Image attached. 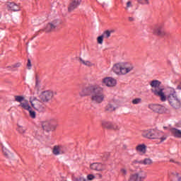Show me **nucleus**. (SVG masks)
I'll list each match as a JSON object with an SVG mask.
<instances>
[{"instance_id": "obj_1", "label": "nucleus", "mask_w": 181, "mask_h": 181, "mask_svg": "<svg viewBox=\"0 0 181 181\" xmlns=\"http://www.w3.org/2000/svg\"><path fill=\"white\" fill-rule=\"evenodd\" d=\"M150 86L151 87V93H153L156 97H158L162 103H166V101H168L172 108H175V110L180 108L181 101L179 96H177L176 89L169 87L167 88L165 92V88H160V81L158 80L152 81L150 83Z\"/></svg>"}, {"instance_id": "obj_2", "label": "nucleus", "mask_w": 181, "mask_h": 181, "mask_svg": "<svg viewBox=\"0 0 181 181\" xmlns=\"http://www.w3.org/2000/svg\"><path fill=\"white\" fill-rule=\"evenodd\" d=\"M90 93V100L93 104H101L105 100L104 88L101 84L93 85L88 87H82L79 91L80 97H86Z\"/></svg>"}, {"instance_id": "obj_3", "label": "nucleus", "mask_w": 181, "mask_h": 181, "mask_svg": "<svg viewBox=\"0 0 181 181\" xmlns=\"http://www.w3.org/2000/svg\"><path fill=\"white\" fill-rule=\"evenodd\" d=\"M142 136L144 138H146L147 139L158 141L160 144H162V142H164V141L168 139V136L165 134V132L156 129H150L143 131Z\"/></svg>"}, {"instance_id": "obj_4", "label": "nucleus", "mask_w": 181, "mask_h": 181, "mask_svg": "<svg viewBox=\"0 0 181 181\" xmlns=\"http://www.w3.org/2000/svg\"><path fill=\"white\" fill-rule=\"evenodd\" d=\"M112 70L116 74L125 76L134 70V65L129 62H120L115 64Z\"/></svg>"}, {"instance_id": "obj_5", "label": "nucleus", "mask_w": 181, "mask_h": 181, "mask_svg": "<svg viewBox=\"0 0 181 181\" xmlns=\"http://www.w3.org/2000/svg\"><path fill=\"white\" fill-rule=\"evenodd\" d=\"M43 131L50 132V131H56V128L59 127L57 121L55 119L47 120L41 122Z\"/></svg>"}, {"instance_id": "obj_6", "label": "nucleus", "mask_w": 181, "mask_h": 181, "mask_svg": "<svg viewBox=\"0 0 181 181\" xmlns=\"http://www.w3.org/2000/svg\"><path fill=\"white\" fill-rule=\"evenodd\" d=\"M148 177V174L146 171L140 170L137 173L131 174L129 178V181H144Z\"/></svg>"}, {"instance_id": "obj_7", "label": "nucleus", "mask_w": 181, "mask_h": 181, "mask_svg": "<svg viewBox=\"0 0 181 181\" xmlns=\"http://www.w3.org/2000/svg\"><path fill=\"white\" fill-rule=\"evenodd\" d=\"M102 127L104 129H110L111 131H119L121 125L118 123H112L107 120L102 121Z\"/></svg>"}, {"instance_id": "obj_8", "label": "nucleus", "mask_w": 181, "mask_h": 181, "mask_svg": "<svg viewBox=\"0 0 181 181\" xmlns=\"http://www.w3.org/2000/svg\"><path fill=\"white\" fill-rule=\"evenodd\" d=\"M148 108L153 111V112H157L159 114H166L169 112V109L161 105L150 104Z\"/></svg>"}, {"instance_id": "obj_9", "label": "nucleus", "mask_w": 181, "mask_h": 181, "mask_svg": "<svg viewBox=\"0 0 181 181\" xmlns=\"http://www.w3.org/2000/svg\"><path fill=\"white\" fill-rule=\"evenodd\" d=\"M101 87L105 86L106 87L112 88L117 86V80L112 77H105L101 81Z\"/></svg>"}, {"instance_id": "obj_10", "label": "nucleus", "mask_w": 181, "mask_h": 181, "mask_svg": "<svg viewBox=\"0 0 181 181\" xmlns=\"http://www.w3.org/2000/svg\"><path fill=\"white\" fill-rule=\"evenodd\" d=\"M40 98L43 103H49L53 98V92L52 90L43 91L40 94Z\"/></svg>"}, {"instance_id": "obj_11", "label": "nucleus", "mask_w": 181, "mask_h": 181, "mask_svg": "<svg viewBox=\"0 0 181 181\" xmlns=\"http://www.w3.org/2000/svg\"><path fill=\"white\" fill-rule=\"evenodd\" d=\"M30 103L34 110H36L37 111H40L42 110V103L37 99V98L30 96Z\"/></svg>"}, {"instance_id": "obj_12", "label": "nucleus", "mask_w": 181, "mask_h": 181, "mask_svg": "<svg viewBox=\"0 0 181 181\" xmlns=\"http://www.w3.org/2000/svg\"><path fill=\"white\" fill-rule=\"evenodd\" d=\"M153 35H156V36H165L166 35V33L165 32V30H163L162 25H155L153 28Z\"/></svg>"}, {"instance_id": "obj_13", "label": "nucleus", "mask_w": 181, "mask_h": 181, "mask_svg": "<svg viewBox=\"0 0 181 181\" xmlns=\"http://www.w3.org/2000/svg\"><path fill=\"white\" fill-rule=\"evenodd\" d=\"M66 151H67V149L63 146H54L52 149V153L55 155V156H57L66 153Z\"/></svg>"}, {"instance_id": "obj_14", "label": "nucleus", "mask_w": 181, "mask_h": 181, "mask_svg": "<svg viewBox=\"0 0 181 181\" xmlns=\"http://www.w3.org/2000/svg\"><path fill=\"white\" fill-rule=\"evenodd\" d=\"M90 169H92L93 170H98V172H101L103 170H105V169H107V167L105 166V164L94 163L90 165Z\"/></svg>"}, {"instance_id": "obj_15", "label": "nucleus", "mask_w": 181, "mask_h": 181, "mask_svg": "<svg viewBox=\"0 0 181 181\" xmlns=\"http://www.w3.org/2000/svg\"><path fill=\"white\" fill-rule=\"evenodd\" d=\"M81 4V0H73L68 7L69 12H73L74 9H76V8H78V6H80Z\"/></svg>"}, {"instance_id": "obj_16", "label": "nucleus", "mask_w": 181, "mask_h": 181, "mask_svg": "<svg viewBox=\"0 0 181 181\" xmlns=\"http://www.w3.org/2000/svg\"><path fill=\"white\" fill-rule=\"evenodd\" d=\"M19 107H21V108H23V110H26V111H28L30 114H36V112L33 110H32V107L30 105H29V102H23L20 103Z\"/></svg>"}, {"instance_id": "obj_17", "label": "nucleus", "mask_w": 181, "mask_h": 181, "mask_svg": "<svg viewBox=\"0 0 181 181\" xmlns=\"http://www.w3.org/2000/svg\"><path fill=\"white\" fill-rule=\"evenodd\" d=\"M169 179L171 181H181V173L173 172L169 174Z\"/></svg>"}, {"instance_id": "obj_18", "label": "nucleus", "mask_w": 181, "mask_h": 181, "mask_svg": "<svg viewBox=\"0 0 181 181\" xmlns=\"http://www.w3.org/2000/svg\"><path fill=\"white\" fill-rule=\"evenodd\" d=\"M56 28H57V24H56V23H49L45 27V32H53Z\"/></svg>"}, {"instance_id": "obj_19", "label": "nucleus", "mask_w": 181, "mask_h": 181, "mask_svg": "<svg viewBox=\"0 0 181 181\" xmlns=\"http://www.w3.org/2000/svg\"><path fill=\"white\" fill-rule=\"evenodd\" d=\"M136 151L140 152L141 153H146V145L145 144H139L136 147Z\"/></svg>"}, {"instance_id": "obj_20", "label": "nucleus", "mask_w": 181, "mask_h": 181, "mask_svg": "<svg viewBox=\"0 0 181 181\" xmlns=\"http://www.w3.org/2000/svg\"><path fill=\"white\" fill-rule=\"evenodd\" d=\"M172 135L175 136V138H181V131L176 128H171L170 129Z\"/></svg>"}, {"instance_id": "obj_21", "label": "nucleus", "mask_w": 181, "mask_h": 181, "mask_svg": "<svg viewBox=\"0 0 181 181\" xmlns=\"http://www.w3.org/2000/svg\"><path fill=\"white\" fill-rule=\"evenodd\" d=\"M79 62L81 64H83V66H86L87 67H93L94 64L88 60L83 59V58H79Z\"/></svg>"}, {"instance_id": "obj_22", "label": "nucleus", "mask_w": 181, "mask_h": 181, "mask_svg": "<svg viewBox=\"0 0 181 181\" xmlns=\"http://www.w3.org/2000/svg\"><path fill=\"white\" fill-rule=\"evenodd\" d=\"M7 6H8L9 9L11 11H14V12H16V11H19V6L15 3L9 2L7 4Z\"/></svg>"}, {"instance_id": "obj_23", "label": "nucleus", "mask_w": 181, "mask_h": 181, "mask_svg": "<svg viewBox=\"0 0 181 181\" xmlns=\"http://www.w3.org/2000/svg\"><path fill=\"white\" fill-rule=\"evenodd\" d=\"M153 163L152 159L151 158H145L144 160H140L139 165H151Z\"/></svg>"}, {"instance_id": "obj_24", "label": "nucleus", "mask_w": 181, "mask_h": 181, "mask_svg": "<svg viewBox=\"0 0 181 181\" xmlns=\"http://www.w3.org/2000/svg\"><path fill=\"white\" fill-rule=\"evenodd\" d=\"M115 110H117V107H115L114 105L111 103H108L105 107V111H107V112H112L113 111H115Z\"/></svg>"}, {"instance_id": "obj_25", "label": "nucleus", "mask_w": 181, "mask_h": 181, "mask_svg": "<svg viewBox=\"0 0 181 181\" xmlns=\"http://www.w3.org/2000/svg\"><path fill=\"white\" fill-rule=\"evenodd\" d=\"M114 33V31L112 30H106L105 32H103V33L102 34V36L103 37V39H108V37H110V36H111V33Z\"/></svg>"}, {"instance_id": "obj_26", "label": "nucleus", "mask_w": 181, "mask_h": 181, "mask_svg": "<svg viewBox=\"0 0 181 181\" xmlns=\"http://www.w3.org/2000/svg\"><path fill=\"white\" fill-rule=\"evenodd\" d=\"M14 98L15 101H16L17 103H20V104H21V103H23V101L25 100V96L16 95L14 96Z\"/></svg>"}, {"instance_id": "obj_27", "label": "nucleus", "mask_w": 181, "mask_h": 181, "mask_svg": "<svg viewBox=\"0 0 181 181\" xmlns=\"http://www.w3.org/2000/svg\"><path fill=\"white\" fill-rule=\"evenodd\" d=\"M3 153L6 158H11L12 156V153L6 149L3 150Z\"/></svg>"}, {"instance_id": "obj_28", "label": "nucleus", "mask_w": 181, "mask_h": 181, "mask_svg": "<svg viewBox=\"0 0 181 181\" xmlns=\"http://www.w3.org/2000/svg\"><path fill=\"white\" fill-rule=\"evenodd\" d=\"M17 131L19 132V134H25V132H26V130L22 126H18Z\"/></svg>"}, {"instance_id": "obj_29", "label": "nucleus", "mask_w": 181, "mask_h": 181, "mask_svg": "<svg viewBox=\"0 0 181 181\" xmlns=\"http://www.w3.org/2000/svg\"><path fill=\"white\" fill-rule=\"evenodd\" d=\"M137 2L141 5H149V0H137Z\"/></svg>"}, {"instance_id": "obj_30", "label": "nucleus", "mask_w": 181, "mask_h": 181, "mask_svg": "<svg viewBox=\"0 0 181 181\" xmlns=\"http://www.w3.org/2000/svg\"><path fill=\"white\" fill-rule=\"evenodd\" d=\"M132 2L129 1L126 4V7L124 8L125 11H128L129 8H132Z\"/></svg>"}, {"instance_id": "obj_31", "label": "nucleus", "mask_w": 181, "mask_h": 181, "mask_svg": "<svg viewBox=\"0 0 181 181\" xmlns=\"http://www.w3.org/2000/svg\"><path fill=\"white\" fill-rule=\"evenodd\" d=\"M142 103L141 98H136L132 100V104L136 105V104H141Z\"/></svg>"}, {"instance_id": "obj_32", "label": "nucleus", "mask_w": 181, "mask_h": 181, "mask_svg": "<svg viewBox=\"0 0 181 181\" xmlns=\"http://www.w3.org/2000/svg\"><path fill=\"white\" fill-rule=\"evenodd\" d=\"M35 90H37V91H39V89L40 88V85L39 83V80L37 79V77H36V81H35Z\"/></svg>"}, {"instance_id": "obj_33", "label": "nucleus", "mask_w": 181, "mask_h": 181, "mask_svg": "<svg viewBox=\"0 0 181 181\" xmlns=\"http://www.w3.org/2000/svg\"><path fill=\"white\" fill-rule=\"evenodd\" d=\"M97 40L99 45H103V42L104 41V37H103V35H100L98 37Z\"/></svg>"}, {"instance_id": "obj_34", "label": "nucleus", "mask_w": 181, "mask_h": 181, "mask_svg": "<svg viewBox=\"0 0 181 181\" xmlns=\"http://www.w3.org/2000/svg\"><path fill=\"white\" fill-rule=\"evenodd\" d=\"M93 179H95V176H94L93 174H89L87 175V180H93Z\"/></svg>"}, {"instance_id": "obj_35", "label": "nucleus", "mask_w": 181, "mask_h": 181, "mask_svg": "<svg viewBox=\"0 0 181 181\" xmlns=\"http://www.w3.org/2000/svg\"><path fill=\"white\" fill-rule=\"evenodd\" d=\"M120 173L123 175V176H127V169L125 168H121L120 169Z\"/></svg>"}, {"instance_id": "obj_36", "label": "nucleus", "mask_w": 181, "mask_h": 181, "mask_svg": "<svg viewBox=\"0 0 181 181\" xmlns=\"http://www.w3.org/2000/svg\"><path fill=\"white\" fill-rule=\"evenodd\" d=\"M141 162V160L138 161V160H134L133 161H132V166H135V165H139V163Z\"/></svg>"}, {"instance_id": "obj_37", "label": "nucleus", "mask_w": 181, "mask_h": 181, "mask_svg": "<svg viewBox=\"0 0 181 181\" xmlns=\"http://www.w3.org/2000/svg\"><path fill=\"white\" fill-rule=\"evenodd\" d=\"M21 65H22V64H21V62H18V63L13 64L11 67H13V69H15V68L20 67Z\"/></svg>"}, {"instance_id": "obj_38", "label": "nucleus", "mask_w": 181, "mask_h": 181, "mask_svg": "<svg viewBox=\"0 0 181 181\" xmlns=\"http://www.w3.org/2000/svg\"><path fill=\"white\" fill-rule=\"evenodd\" d=\"M122 151H127L128 149V146L127 144H123L122 146Z\"/></svg>"}, {"instance_id": "obj_39", "label": "nucleus", "mask_w": 181, "mask_h": 181, "mask_svg": "<svg viewBox=\"0 0 181 181\" xmlns=\"http://www.w3.org/2000/svg\"><path fill=\"white\" fill-rule=\"evenodd\" d=\"M30 118H33V119H35L36 118V114H30Z\"/></svg>"}, {"instance_id": "obj_40", "label": "nucleus", "mask_w": 181, "mask_h": 181, "mask_svg": "<svg viewBox=\"0 0 181 181\" xmlns=\"http://www.w3.org/2000/svg\"><path fill=\"white\" fill-rule=\"evenodd\" d=\"M27 66H28V67H32V64H30V59L28 60Z\"/></svg>"}, {"instance_id": "obj_41", "label": "nucleus", "mask_w": 181, "mask_h": 181, "mask_svg": "<svg viewBox=\"0 0 181 181\" xmlns=\"http://www.w3.org/2000/svg\"><path fill=\"white\" fill-rule=\"evenodd\" d=\"M177 90H181V83L177 86Z\"/></svg>"}, {"instance_id": "obj_42", "label": "nucleus", "mask_w": 181, "mask_h": 181, "mask_svg": "<svg viewBox=\"0 0 181 181\" xmlns=\"http://www.w3.org/2000/svg\"><path fill=\"white\" fill-rule=\"evenodd\" d=\"M129 21L130 22H132V21H134V18L129 17Z\"/></svg>"}, {"instance_id": "obj_43", "label": "nucleus", "mask_w": 181, "mask_h": 181, "mask_svg": "<svg viewBox=\"0 0 181 181\" xmlns=\"http://www.w3.org/2000/svg\"><path fill=\"white\" fill-rule=\"evenodd\" d=\"M98 175L99 176L100 179H102V178H103V175H101V174H98Z\"/></svg>"}, {"instance_id": "obj_44", "label": "nucleus", "mask_w": 181, "mask_h": 181, "mask_svg": "<svg viewBox=\"0 0 181 181\" xmlns=\"http://www.w3.org/2000/svg\"><path fill=\"white\" fill-rule=\"evenodd\" d=\"M163 129H168V127H163Z\"/></svg>"}, {"instance_id": "obj_45", "label": "nucleus", "mask_w": 181, "mask_h": 181, "mask_svg": "<svg viewBox=\"0 0 181 181\" xmlns=\"http://www.w3.org/2000/svg\"><path fill=\"white\" fill-rule=\"evenodd\" d=\"M175 163H177V165H180V163L179 162H175Z\"/></svg>"}, {"instance_id": "obj_46", "label": "nucleus", "mask_w": 181, "mask_h": 181, "mask_svg": "<svg viewBox=\"0 0 181 181\" xmlns=\"http://www.w3.org/2000/svg\"><path fill=\"white\" fill-rule=\"evenodd\" d=\"M170 162H175V161H173V160H170Z\"/></svg>"}, {"instance_id": "obj_47", "label": "nucleus", "mask_w": 181, "mask_h": 181, "mask_svg": "<svg viewBox=\"0 0 181 181\" xmlns=\"http://www.w3.org/2000/svg\"><path fill=\"white\" fill-rule=\"evenodd\" d=\"M12 68V66H9V69H11Z\"/></svg>"}]
</instances>
